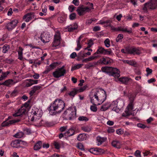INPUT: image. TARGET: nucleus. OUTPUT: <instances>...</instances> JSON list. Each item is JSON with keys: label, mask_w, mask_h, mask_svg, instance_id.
<instances>
[{"label": "nucleus", "mask_w": 157, "mask_h": 157, "mask_svg": "<svg viewBox=\"0 0 157 157\" xmlns=\"http://www.w3.org/2000/svg\"><path fill=\"white\" fill-rule=\"evenodd\" d=\"M65 104L61 100L57 99L50 105L48 108L50 114L52 115L59 113L64 109Z\"/></svg>", "instance_id": "nucleus-1"}, {"label": "nucleus", "mask_w": 157, "mask_h": 157, "mask_svg": "<svg viewBox=\"0 0 157 157\" xmlns=\"http://www.w3.org/2000/svg\"><path fill=\"white\" fill-rule=\"evenodd\" d=\"M101 70L102 72L107 73L110 76H113L115 78H118L120 76V71L117 68L104 67H101Z\"/></svg>", "instance_id": "nucleus-2"}, {"label": "nucleus", "mask_w": 157, "mask_h": 157, "mask_svg": "<svg viewBox=\"0 0 157 157\" xmlns=\"http://www.w3.org/2000/svg\"><path fill=\"white\" fill-rule=\"evenodd\" d=\"M76 116V108L70 107L65 111L63 114V117L64 119L71 120L74 119Z\"/></svg>", "instance_id": "nucleus-3"}, {"label": "nucleus", "mask_w": 157, "mask_h": 157, "mask_svg": "<svg viewBox=\"0 0 157 157\" xmlns=\"http://www.w3.org/2000/svg\"><path fill=\"white\" fill-rule=\"evenodd\" d=\"M90 98H99L100 99V102H103L106 98V94L105 91L102 89L100 91H97L95 92H92L90 95Z\"/></svg>", "instance_id": "nucleus-4"}, {"label": "nucleus", "mask_w": 157, "mask_h": 157, "mask_svg": "<svg viewBox=\"0 0 157 157\" xmlns=\"http://www.w3.org/2000/svg\"><path fill=\"white\" fill-rule=\"evenodd\" d=\"M136 95L131 94L129 97L130 103L127 106V110L125 111V113H123V116H128L132 115L131 110L133 109V102L136 97Z\"/></svg>", "instance_id": "nucleus-5"}, {"label": "nucleus", "mask_w": 157, "mask_h": 157, "mask_svg": "<svg viewBox=\"0 0 157 157\" xmlns=\"http://www.w3.org/2000/svg\"><path fill=\"white\" fill-rule=\"evenodd\" d=\"M64 66H63L62 67L58 68L53 72L52 75L55 78H59L64 76L66 73V70L64 69Z\"/></svg>", "instance_id": "nucleus-6"}, {"label": "nucleus", "mask_w": 157, "mask_h": 157, "mask_svg": "<svg viewBox=\"0 0 157 157\" xmlns=\"http://www.w3.org/2000/svg\"><path fill=\"white\" fill-rule=\"evenodd\" d=\"M157 8V2H151L145 3L143 10L145 12H147V9L154 10Z\"/></svg>", "instance_id": "nucleus-7"}, {"label": "nucleus", "mask_w": 157, "mask_h": 157, "mask_svg": "<svg viewBox=\"0 0 157 157\" xmlns=\"http://www.w3.org/2000/svg\"><path fill=\"white\" fill-rule=\"evenodd\" d=\"M126 51L127 52L128 54H135L137 55H139L140 54V51L137 48L134 47H131V48H126Z\"/></svg>", "instance_id": "nucleus-8"}, {"label": "nucleus", "mask_w": 157, "mask_h": 157, "mask_svg": "<svg viewBox=\"0 0 157 157\" xmlns=\"http://www.w3.org/2000/svg\"><path fill=\"white\" fill-rule=\"evenodd\" d=\"M113 60L109 57H103L100 59L99 60V63L102 64L104 65H110V64L113 63Z\"/></svg>", "instance_id": "nucleus-9"}, {"label": "nucleus", "mask_w": 157, "mask_h": 157, "mask_svg": "<svg viewBox=\"0 0 157 157\" xmlns=\"http://www.w3.org/2000/svg\"><path fill=\"white\" fill-rule=\"evenodd\" d=\"M18 23V21L16 19L12 21L7 24V29L9 31L12 30L17 26Z\"/></svg>", "instance_id": "nucleus-10"}, {"label": "nucleus", "mask_w": 157, "mask_h": 157, "mask_svg": "<svg viewBox=\"0 0 157 157\" xmlns=\"http://www.w3.org/2000/svg\"><path fill=\"white\" fill-rule=\"evenodd\" d=\"M20 121V119L13 120L7 121H4L2 124V127L10 126V125L14 124L16 123L19 122Z\"/></svg>", "instance_id": "nucleus-11"}, {"label": "nucleus", "mask_w": 157, "mask_h": 157, "mask_svg": "<svg viewBox=\"0 0 157 157\" xmlns=\"http://www.w3.org/2000/svg\"><path fill=\"white\" fill-rule=\"evenodd\" d=\"M88 7H79L77 10L76 11L78 14L79 16L83 15L85 12H88V9H89Z\"/></svg>", "instance_id": "nucleus-12"}, {"label": "nucleus", "mask_w": 157, "mask_h": 157, "mask_svg": "<svg viewBox=\"0 0 157 157\" xmlns=\"http://www.w3.org/2000/svg\"><path fill=\"white\" fill-rule=\"evenodd\" d=\"M60 36L59 34H55L54 36V41L52 43V46L56 47L60 43Z\"/></svg>", "instance_id": "nucleus-13"}, {"label": "nucleus", "mask_w": 157, "mask_h": 157, "mask_svg": "<svg viewBox=\"0 0 157 157\" xmlns=\"http://www.w3.org/2000/svg\"><path fill=\"white\" fill-rule=\"evenodd\" d=\"M117 109H116L117 113H118L122 108L124 106V101L123 100L119 99L117 102Z\"/></svg>", "instance_id": "nucleus-14"}, {"label": "nucleus", "mask_w": 157, "mask_h": 157, "mask_svg": "<svg viewBox=\"0 0 157 157\" xmlns=\"http://www.w3.org/2000/svg\"><path fill=\"white\" fill-rule=\"evenodd\" d=\"M119 80L122 83L127 84L129 82H131L132 80L130 78L128 77H123L120 78Z\"/></svg>", "instance_id": "nucleus-15"}, {"label": "nucleus", "mask_w": 157, "mask_h": 157, "mask_svg": "<svg viewBox=\"0 0 157 157\" xmlns=\"http://www.w3.org/2000/svg\"><path fill=\"white\" fill-rule=\"evenodd\" d=\"M115 31H122L123 32H127L129 34L132 33V30L131 29H128L127 28L124 29L121 27L115 28Z\"/></svg>", "instance_id": "nucleus-16"}, {"label": "nucleus", "mask_w": 157, "mask_h": 157, "mask_svg": "<svg viewBox=\"0 0 157 157\" xmlns=\"http://www.w3.org/2000/svg\"><path fill=\"white\" fill-rule=\"evenodd\" d=\"M34 13L32 12L28 13L23 16V19H25V21L28 22L32 19V18L31 16Z\"/></svg>", "instance_id": "nucleus-17"}, {"label": "nucleus", "mask_w": 157, "mask_h": 157, "mask_svg": "<svg viewBox=\"0 0 157 157\" xmlns=\"http://www.w3.org/2000/svg\"><path fill=\"white\" fill-rule=\"evenodd\" d=\"M21 142H22L21 140H15L11 142V145L13 147L17 148L20 146V144Z\"/></svg>", "instance_id": "nucleus-18"}, {"label": "nucleus", "mask_w": 157, "mask_h": 157, "mask_svg": "<svg viewBox=\"0 0 157 157\" xmlns=\"http://www.w3.org/2000/svg\"><path fill=\"white\" fill-rule=\"evenodd\" d=\"M40 36V39L44 43H47L50 40V37L48 34H45L44 35H43V36Z\"/></svg>", "instance_id": "nucleus-19"}, {"label": "nucleus", "mask_w": 157, "mask_h": 157, "mask_svg": "<svg viewBox=\"0 0 157 157\" xmlns=\"http://www.w3.org/2000/svg\"><path fill=\"white\" fill-rule=\"evenodd\" d=\"M94 98L92 99V98H90L91 102L95 105H100V103L99 102H100V99H99V98L95 97Z\"/></svg>", "instance_id": "nucleus-20"}, {"label": "nucleus", "mask_w": 157, "mask_h": 157, "mask_svg": "<svg viewBox=\"0 0 157 157\" xmlns=\"http://www.w3.org/2000/svg\"><path fill=\"white\" fill-rule=\"evenodd\" d=\"M78 28V26L77 24L75 23H74V25H70L67 26L66 29H67L68 31L69 32H72L75 29H76Z\"/></svg>", "instance_id": "nucleus-21"}, {"label": "nucleus", "mask_w": 157, "mask_h": 157, "mask_svg": "<svg viewBox=\"0 0 157 157\" xmlns=\"http://www.w3.org/2000/svg\"><path fill=\"white\" fill-rule=\"evenodd\" d=\"M4 85L8 86H10L11 85H13L15 83L12 79H9L6 80L4 82Z\"/></svg>", "instance_id": "nucleus-22"}, {"label": "nucleus", "mask_w": 157, "mask_h": 157, "mask_svg": "<svg viewBox=\"0 0 157 157\" xmlns=\"http://www.w3.org/2000/svg\"><path fill=\"white\" fill-rule=\"evenodd\" d=\"M40 86H35L32 88L33 89L30 92L29 94L31 96L33 95L36 91L39 90L41 88Z\"/></svg>", "instance_id": "nucleus-23"}, {"label": "nucleus", "mask_w": 157, "mask_h": 157, "mask_svg": "<svg viewBox=\"0 0 157 157\" xmlns=\"http://www.w3.org/2000/svg\"><path fill=\"white\" fill-rule=\"evenodd\" d=\"M106 140V137H101L100 136H98L97 138V140L98 143V145L99 146L101 145L103 142Z\"/></svg>", "instance_id": "nucleus-24"}, {"label": "nucleus", "mask_w": 157, "mask_h": 157, "mask_svg": "<svg viewBox=\"0 0 157 157\" xmlns=\"http://www.w3.org/2000/svg\"><path fill=\"white\" fill-rule=\"evenodd\" d=\"M86 134L84 133L80 134L77 137V138L79 141H82L86 140Z\"/></svg>", "instance_id": "nucleus-25"}, {"label": "nucleus", "mask_w": 157, "mask_h": 157, "mask_svg": "<svg viewBox=\"0 0 157 157\" xmlns=\"http://www.w3.org/2000/svg\"><path fill=\"white\" fill-rule=\"evenodd\" d=\"M105 50V49L102 47L99 46L97 51L94 54V55H96L98 54H104Z\"/></svg>", "instance_id": "nucleus-26"}, {"label": "nucleus", "mask_w": 157, "mask_h": 157, "mask_svg": "<svg viewBox=\"0 0 157 157\" xmlns=\"http://www.w3.org/2000/svg\"><path fill=\"white\" fill-rule=\"evenodd\" d=\"M110 107V104L106 103L104 104L101 106L100 108V110L101 111H105Z\"/></svg>", "instance_id": "nucleus-27"}, {"label": "nucleus", "mask_w": 157, "mask_h": 157, "mask_svg": "<svg viewBox=\"0 0 157 157\" xmlns=\"http://www.w3.org/2000/svg\"><path fill=\"white\" fill-rule=\"evenodd\" d=\"M79 92L78 89L74 88L72 91L68 93V94L70 96L74 97L77 93Z\"/></svg>", "instance_id": "nucleus-28"}, {"label": "nucleus", "mask_w": 157, "mask_h": 157, "mask_svg": "<svg viewBox=\"0 0 157 157\" xmlns=\"http://www.w3.org/2000/svg\"><path fill=\"white\" fill-rule=\"evenodd\" d=\"M42 143L41 141H39L36 143L34 147V149L35 150H37L41 147Z\"/></svg>", "instance_id": "nucleus-29"}, {"label": "nucleus", "mask_w": 157, "mask_h": 157, "mask_svg": "<svg viewBox=\"0 0 157 157\" xmlns=\"http://www.w3.org/2000/svg\"><path fill=\"white\" fill-rule=\"evenodd\" d=\"M112 145L114 147L117 148H120L121 147L120 144L117 141L114 140L112 143Z\"/></svg>", "instance_id": "nucleus-30"}, {"label": "nucleus", "mask_w": 157, "mask_h": 157, "mask_svg": "<svg viewBox=\"0 0 157 157\" xmlns=\"http://www.w3.org/2000/svg\"><path fill=\"white\" fill-rule=\"evenodd\" d=\"M75 131L72 128H70L65 133V135L67 136H70L73 135Z\"/></svg>", "instance_id": "nucleus-31"}, {"label": "nucleus", "mask_w": 157, "mask_h": 157, "mask_svg": "<svg viewBox=\"0 0 157 157\" xmlns=\"http://www.w3.org/2000/svg\"><path fill=\"white\" fill-rule=\"evenodd\" d=\"M110 105L112 110L117 112L116 109H117V101L113 102L112 104H110Z\"/></svg>", "instance_id": "nucleus-32"}, {"label": "nucleus", "mask_w": 157, "mask_h": 157, "mask_svg": "<svg viewBox=\"0 0 157 157\" xmlns=\"http://www.w3.org/2000/svg\"><path fill=\"white\" fill-rule=\"evenodd\" d=\"M85 4L86 5H87L88 6L87 7H88V8H89V9H88V12L91 10L94 9V8L93 7L94 5L92 3L88 2H86Z\"/></svg>", "instance_id": "nucleus-33"}, {"label": "nucleus", "mask_w": 157, "mask_h": 157, "mask_svg": "<svg viewBox=\"0 0 157 157\" xmlns=\"http://www.w3.org/2000/svg\"><path fill=\"white\" fill-rule=\"evenodd\" d=\"M24 134L22 132H20L17 133L14 135V137L17 138H21L23 136Z\"/></svg>", "instance_id": "nucleus-34"}, {"label": "nucleus", "mask_w": 157, "mask_h": 157, "mask_svg": "<svg viewBox=\"0 0 157 157\" xmlns=\"http://www.w3.org/2000/svg\"><path fill=\"white\" fill-rule=\"evenodd\" d=\"M82 65L83 64H78L75 65L74 66L72 67L71 68V71H73L76 69H78L81 67Z\"/></svg>", "instance_id": "nucleus-35"}, {"label": "nucleus", "mask_w": 157, "mask_h": 157, "mask_svg": "<svg viewBox=\"0 0 157 157\" xmlns=\"http://www.w3.org/2000/svg\"><path fill=\"white\" fill-rule=\"evenodd\" d=\"M123 38V35L122 34H119L116 39L117 42H121V40Z\"/></svg>", "instance_id": "nucleus-36"}, {"label": "nucleus", "mask_w": 157, "mask_h": 157, "mask_svg": "<svg viewBox=\"0 0 157 157\" xmlns=\"http://www.w3.org/2000/svg\"><path fill=\"white\" fill-rule=\"evenodd\" d=\"M112 53V51L110 48L108 49H105L104 55H111Z\"/></svg>", "instance_id": "nucleus-37"}, {"label": "nucleus", "mask_w": 157, "mask_h": 157, "mask_svg": "<svg viewBox=\"0 0 157 157\" xmlns=\"http://www.w3.org/2000/svg\"><path fill=\"white\" fill-rule=\"evenodd\" d=\"M23 131L24 133L27 135H29L32 133V131L30 128H25Z\"/></svg>", "instance_id": "nucleus-38"}, {"label": "nucleus", "mask_w": 157, "mask_h": 157, "mask_svg": "<svg viewBox=\"0 0 157 157\" xmlns=\"http://www.w3.org/2000/svg\"><path fill=\"white\" fill-rule=\"evenodd\" d=\"M26 109H25L23 107H22L21 108L19 109L18 112L20 115L25 114L26 112Z\"/></svg>", "instance_id": "nucleus-39"}, {"label": "nucleus", "mask_w": 157, "mask_h": 157, "mask_svg": "<svg viewBox=\"0 0 157 157\" xmlns=\"http://www.w3.org/2000/svg\"><path fill=\"white\" fill-rule=\"evenodd\" d=\"M2 52L3 53H6L8 51V49H10V46L5 45L2 47Z\"/></svg>", "instance_id": "nucleus-40"}, {"label": "nucleus", "mask_w": 157, "mask_h": 157, "mask_svg": "<svg viewBox=\"0 0 157 157\" xmlns=\"http://www.w3.org/2000/svg\"><path fill=\"white\" fill-rule=\"evenodd\" d=\"M89 151L94 155H98V151H97V148H92L90 149L89 150Z\"/></svg>", "instance_id": "nucleus-41"}, {"label": "nucleus", "mask_w": 157, "mask_h": 157, "mask_svg": "<svg viewBox=\"0 0 157 157\" xmlns=\"http://www.w3.org/2000/svg\"><path fill=\"white\" fill-rule=\"evenodd\" d=\"M105 45L107 48H109L110 46V40L108 38H107L104 41Z\"/></svg>", "instance_id": "nucleus-42"}, {"label": "nucleus", "mask_w": 157, "mask_h": 157, "mask_svg": "<svg viewBox=\"0 0 157 157\" xmlns=\"http://www.w3.org/2000/svg\"><path fill=\"white\" fill-rule=\"evenodd\" d=\"M78 120L80 121H86L89 120V119L86 117L82 116H80L78 118Z\"/></svg>", "instance_id": "nucleus-43"}, {"label": "nucleus", "mask_w": 157, "mask_h": 157, "mask_svg": "<svg viewBox=\"0 0 157 157\" xmlns=\"http://www.w3.org/2000/svg\"><path fill=\"white\" fill-rule=\"evenodd\" d=\"M58 64V62H54L51 64L49 66L52 70L54 68H55L57 66Z\"/></svg>", "instance_id": "nucleus-44"}, {"label": "nucleus", "mask_w": 157, "mask_h": 157, "mask_svg": "<svg viewBox=\"0 0 157 157\" xmlns=\"http://www.w3.org/2000/svg\"><path fill=\"white\" fill-rule=\"evenodd\" d=\"M78 56L79 57H81L82 58H84V57H86V56L85 55L84 52V51H81L78 54Z\"/></svg>", "instance_id": "nucleus-45"}, {"label": "nucleus", "mask_w": 157, "mask_h": 157, "mask_svg": "<svg viewBox=\"0 0 157 157\" xmlns=\"http://www.w3.org/2000/svg\"><path fill=\"white\" fill-rule=\"evenodd\" d=\"M97 151H98V155H101L103 154L105 152V151L103 149L97 148Z\"/></svg>", "instance_id": "nucleus-46"}, {"label": "nucleus", "mask_w": 157, "mask_h": 157, "mask_svg": "<svg viewBox=\"0 0 157 157\" xmlns=\"http://www.w3.org/2000/svg\"><path fill=\"white\" fill-rule=\"evenodd\" d=\"M39 116H37V117L35 116H33L32 117L31 119V121H33L34 120V119L35 118V120H36L37 119H39L41 117V114H38Z\"/></svg>", "instance_id": "nucleus-47"}, {"label": "nucleus", "mask_w": 157, "mask_h": 157, "mask_svg": "<svg viewBox=\"0 0 157 157\" xmlns=\"http://www.w3.org/2000/svg\"><path fill=\"white\" fill-rule=\"evenodd\" d=\"M31 113L33 115V116H35L36 117L39 116L38 114H40V113H39L38 110H37L36 111L33 110L32 111Z\"/></svg>", "instance_id": "nucleus-48"}, {"label": "nucleus", "mask_w": 157, "mask_h": 157, "mask_svg": "<svg viewBox=\"0 0 157 157\" xmlns=\"http://www.w3.org/2000/svg\"><path fill=\"white\" fill-rule=\"evenodd\" d=\"M99 57V56L98 55L97 56H95V55H94L93 56H90V57H89L88 58V60L89 61H91L92 60H94L95 59Z\"/></svg>", "instance_id": "nucleus-49"}, {"label": "nucleus", "mask_w": 157, "mask_h": 157, "mask_svg": "<svg viewBox=\"0 0 157 157\" xmlns=\"http://www.w3.org/2000/svg\"><path fill=\"white\" fill-rule=\"evenodd\" d=\"M77 147L78 148L84 151L85 150L83 145L82 143H78L77 145Z\"/></svg>", "instance_id": "nucleus-50"}, {"label": "nucleus", "mask_w": 157, "mask_h": 157, "mask_svg": "<svg viewBox=\"0 0 157 157\" xmlns=\"http://www.w3.org/2000/svg\"><path fill=\"white\" fill-rule=\"evenodd\" d=\"M87 87V85H85L83 86V87L81 88H80L78 89V91L79 92H81L85 90Z\"/></svg>", "instance_id": "nucleus-51"}, {"label": "nucleus", "mask_w": 157, "mask_h": 157, "mask_svg": "<svg viewBox=\"0 0 157 157\" xmlns=\"http://www.w3.org/2000/svg\"><path fill=\"white\" fill-rule=\"evenodd\" d=\"M93 42L92 40H90L89 43H88V46L87 48H85V50H86L89 48H90L91 47L92 45L93 44Z\"/></svg>", "instance_id": "nucleus-52"}, {"label": "nucleus", "mask_w": 157, "mask_h": 157, "mask_svg": "<svg viewBox=\"0 0 157 157\" xmlns=\"http://www.w3.org/2000/svg\"><path fill=\"white\" fill-rule=\"evenodd\" d=\"M1 73V75L3 77L5 78L7 77V75L10 73V72L9 71H7L5 72H4L2 71Z\"/></svg>", "instance_id": "nucleus-53"}, {"label": "nucleus", "mask_w": 157, "mask_h": 157, "mask_svg": "<svg viewBox=\"0 0 157 157\" xmlns=\"http://www.w3.org/2000/svg\"><path fill=\"white\" fill-rule=\"evenodd\" d=\"M71 20H73L76 18V14L75 13H73L71 14L69 16Z\"/></svg>", "instance_id": "nucleus-54"}, {"label": "nucleus", "mask_w": 157, "mask_h": 157, "mask_svg": "<svg viewBox=\"0 0 157 157\" xmlns=\"http://www.w3.org/2000/svg\"><path fill=\"white\" fill-rule=\"evenodd\" d=\"M52 70V69L49 66L47 67L46 68V70H45V71L43 72V73L44 74H47L48 73Z\"/></svg>", "instance_id": "nucleus-55"}, {"label": "nucleus", "mask_w": 157, "mask_h": 157, "mask_svg": "<svg viewBox=\"0 0 157 157\" xmlns=\"http://www.w3.org/2000/svg\"><path fill=\"white\" fill-rule=\"evenodd\" d=\"M82 129L86 132H89L90 131V128L88 127H82Z\"/></svg>", "instance_id": "nucleus-56"}, {"label": "nucleus", "mask_w": 157, "mask_h": 157, "mask_svg": "<svg viewBox=\"0 0 157 157\" xmlns=\"http://www.w3.org/2000/svg\"><path fill=\"white\" fill-rule=\"evenodd\" d=\"M146 71L147 72V76H148L149 75L151 74L152 72V70L150 69L149 67L146 68Z\"/></svg>", "instance_id": "nucleus-57"}, {"label": "nucleus", "mask_w": 157, "mask_h": 157, "mask_svg": "<svg viewBox=\"0 0 157 157\" xmlns=\"http://www.w3.org/2000/svg\"><path fill=\"white\" fill-rule=\"evenodd\" d=\"M135 155L136 157H141L140 152L139 150H136L135 153Z\"/></svg>", "instance_id": "nucleus-58"}, {"label": "nucleus", "mask_w": 157, "mask_h": 157, "mask_svg": "<svg viewBox=\"0 0 157 157\" xmlns=\"http://www.w3.org/2000/svg\"><path fill=\"white\" fill-rule=\"evenodd\" d=\"M90 109L93 112H96L97 111V107L95 105H92L90 106Z\"/></svg>", "instance_id": "nucleus-59"}, {"label": "nucleus", "mask_w": 157, "mask_h": 157, "mask_svg": "<svg viewBox=\"0 0 157 157\" xmlns=\"http://www.w3.org/2000/svg\"><path fill=\"white\" fill-rule=\"evenodd\" d=\"M23 50V49L21 47H19L18 50L17 52L18 53V55H22Z\"/></svg>", "instance_id": "nucleus-60"}, {"label": "nucleus", "mask_w": 157, "mask_h": 157, "mask_svg": "<svg viewBox=\"0 0 157 157\" xmlns=\"http://www.w3.org/2000/svg\"><path fill=\"white\" fill-rule=\"evenodd\" d=\"M75 8H76V7L73 5H71L69 6L68 9L70 11L72 12L73 11Z\"/></svg>", "instance_id": "nucleus-61"}, {"label": "nucleus", "mask_w": 157, "mask_h": 157, "mask_svg": "<svg viewBox=\"0 0 157 157\" xmlns=\"http://www.w3.org/2000/svg\"><path fill=\"white\" fill-rule=\"evenodd\" d=\"M72 3L74 4L75 6H77L79 5V0H73Z\"/></svg>", "instance_id": "nucleus-62"}, {"label": "nucleus", "mask_w": 157, "mask_h": 157, "mask_svg": "<svg viewBox=\"0 0 157 157\" xmlns=\"http://www.w3.org/2000/svg\"><path fill=\"white\" fill-rule=\"evenodd\" d=\"M18 93L17 91V90H14L11 93V96L13 97L16 96Z\"/></svg>", "instance_id": "nucleus-63"}, {"label": "nucleus", "mask_w": 157, "mask_h": 157, "mask_svg": "<svg viewBox=\"0 0 157 157\" xmlns=\"http://www.w3.org/2000/svg\"><path fill=\"white\" fill-rule=\"evenodd\" d=\"M77 55L76 52H73L71 53L70 56V57L71 58L74 59L76 56H77Z\"/></svg>", "instance_id": "nucleus-64"}]
</instances>
